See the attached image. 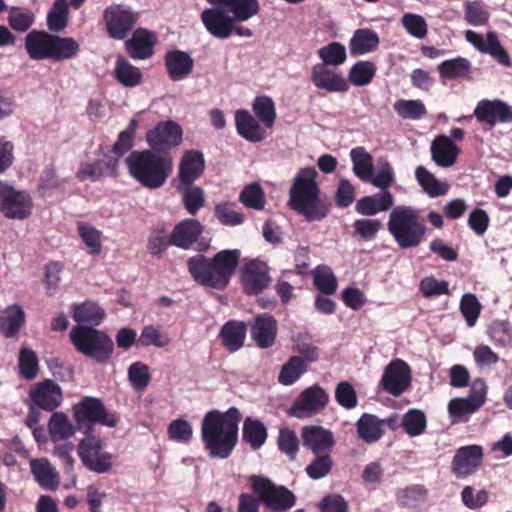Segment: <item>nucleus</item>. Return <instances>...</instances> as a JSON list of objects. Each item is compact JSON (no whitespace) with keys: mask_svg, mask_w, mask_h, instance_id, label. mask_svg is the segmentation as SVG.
Returning <instances> with one entry per match:
<instances>
[{"mask_svg":"<svg viewBox=\"0 0 512 512\" xmlns=\"http://www.w3.org/2000/svg\"><path fill=\"white\" fill-rule=\"evenodd\" d=\"M211 8L201 13V20L207 31L219 39H227L232 32L239 36L251 37L249 28L235 26L258 15L261 9L258 0H207Z\"/></svg>","mask_w":512,"mask_h":512,"instance_id":"f257e3e1","label":"nucleus"},{"mask_svg":"<svg viewBox=\"0 0 512 512\" xmlns=\"http://www.w3.org/2000/svg\"><path fill=\"white\" fill-rule=\"evenodd\" d=\"M241 414L231 407L226 412H207L201 424V437L212 458L229 457L238 439V424Z\"/></svg>","mask_w":512,"mask_h":512,"instance_id":"f03ea898","label":"nucleus"},{"mask_svg":"<svg viewBox=\"0 0 512 512\" xmlns=\"http://www.w3.org/2000/svg\"><path fill=\"white\" fill-rule=\"evenodd\" d=\"M316 177L314 168H303L289 190V207L309 222L323 220L331 208L329 200L321 196Z\"/></svg>","mask_w":512,"mask_h":512,"instance_id":"7ed1b4c3","label":"nucleus"},{"mask_svg":"<svg viewBox=\"0 0 512 512\" xmlns=\"http://www.w3.org/2000/svg\"><path fill=\"white\" fill-rule=\"evenodd\" d=\"M238 249L222 250L213 258L201 254L187 260V268L193 280L198 284L218 290L224 289L230 282L238 266Z\"/></svg>","mask_w":512,"mask_h":512,"instance_id":"20e7f679","label":"nucleus"},{"mask_svg":"<svg viewBox=\"0 0 512 512\" xmlns=\"http://www.w3.org/2000/svg\"><path fill=\"white\" fill-rule=\"evenodd\" d=\"M130 176L147 189L162 187L173 168L171 156H161L151 150L133 151L125 159Z\"/></svg>","mask_w":512,"mask_h":512,"instance_id":"39448f33","label":"nucleus"},{"mask_svg":"<svg viewBox=\"0 0 512 512\" xmlns=\"http://www.w3.org/2000/svg\"><path fill=\"white\" fill-rule=\"evenodd\" d=\"M69 337L78 352L98 363L108 361L114 350L112 339L105 332L90 326H74Z\"/></svg>","mask_w":512,"mask_h":512,"instance_id":"423d86ee","label":"nucleus"},{"mask_svg":"<svg viewBox=\"0 0 512 512\" xmlns=\"http://www.w3.org/2000/svg\"><path fill=\"white\" fill-rule=\"evenodd\" d=\"M388 229L403 249L417 247L426 232V226L410 207L395 208L390 214Z\"/></svg>","mask_w":512,"mask_h":512,"instance_id":"0eeeda50","label":"nucleus"},{"mask_svg":"<svg viewBox=\"0 0 512 512\" xmlns=\"http://www.w3.org/2000/svg\"><path fill=\"white\" fill-rule=\"evenodd\" d=\"M252 491L268 509L286 512L296 503V496L285 486H278L269 478L260 475L249 477Z\"/></svg>","mask_w":512,"mask_h":512,"instance_id":"6e6552de","label":"nucleus"},{"mask_svg":"<svg viewBox=\"0 0 512 512\" xmlns=\"http://www.w3.org/2000/svg\"><path fill=\"white\" fill-rule=\"evenodd\" d=\"M74 418L77 428L86 435L91 434L95 423L108 427H114L117 419L109 414L100 400L93 397H85L81 402L73 406Z\"/></svg>","mask_w":512,"mask_h":512,"instance_id":"1a4fd4ad","label":"nucleus"},{"mask_svg":"<svg viewBox=\"0 0 512 512\" xmlns=\"http://www.w3.org/2000/svg\"><path fill=\"white\" fill-rule=\"evenodd\" d=\"M79 457L83 464L91 471L103 474L112 468V454L103 451L102 441L92 435H86L78 447Z\"/></svg>","mask_w":512,"mask_h":512,"instance_id":"9d476101","label":"nucleus"},{"mask_svg":"<svg viewBox=\"0 0 512 512\" xmlns=\"http://www.w3.org/2000/svg\"><path fill=\"white\" fill-rule=\"evenodd\" d=\"M108 34L113 39H124L137 22L138 14L121 4H113L103 12Z\"/></svg>","mask_w":512,"mask_h":512,"instance_id":"9b49d317","label":"nucleus"},{"mask_svg":"<svg viewBox=\"0 0 512 512\" xmlns=\"http://www.w3.org/2000/svg\"><path fill=\"white\" fill-rule=\"evenodd\" d=\"M2 200L0 209L9 219H25L31 214L32 199L24 191H16L13 187L3 183L0 190Z\"/></svg>","mask_w":512,"mask_h":512,"instance_id":"f8f14e48","label":"nucleus"},{"mask_svg":"<svg viewBox=\"0 0 512 512\" xmlns=\"http://www.w3.org/2000/svg\"><path fill=\"white\" fill-rule=\"evenodd\" d=\"M483 457V447L480 445L473 444L458 448L451 462L453 474L459 479L474 474L481 467Z\"/></svg>","mask_w":512,"mask_h":512,"instance_id":"ddd939ff","label":"nucleus"},{"mask_svg":"<svg viewBox=\"0 0 512 512\" xmlns=\"http://www.w3.org/2000/svg\"><path fill=\"white\" fill-rule=\"evenodd\" d=\"M241 281L247 294H259L271 283L268 265L260 260L253 259L241 268Z\"/></svg>","mask_w":512,"mask_h":512,"instance_id":"4468645a","label":"nucleus"},{"mask_svg":"<svg viewBox=\"0 0 512 512\" xmlns=\"http://www.w3.org/2000/svg\"><path fill=\"white\" fill-rule=\"evenodd\" d=\"M412 386L411 367L402 359H394L386 365V393L399 397Z\"/></svg>","mask_w":512,"mask_h":512,"instance_id":"2eb2a0df","label":"nucleus"},{"mask_svg":"<svg viewBox=\"0 0 512 512\" xmlns=\"http://www.w3.org/2000/svg\"><path fill=\"white\" fill-rule=\"evenodd\" d=\"M474 115L478 121L489 126H494L496 123H512V107L499 99L479 101Z\"/></svg>","mask_w":512,"mask_h":512,"instance_id":"dca6fc26","label":"nucleus"},{"mask_svg":"<svg viewBox=\"0 0 512 512\" xmlns=\"http://www.w3.org/2000/svg\"><path fill=\"white\" fill-rule=\"evenodd\" d=\"M328 394L319 386L305 389L291 408V414L303 418L321 411L328 403Z\"/></svg>","mask_w":512,"mask_h":512,"instance_id":"f3484780","label":"nucleus"},{"mask_svg":"<svg viewBox=\"0 0 512 512\" xmlns=\"http://www.w3.org/2000/svg\"><path fill=\"white\" fill-rule=\"evenodd\" d=\"M30 399L34 406L46 411H53L60 406L63 393L61 387L51 379L37 383L30 391Z\"/></svg>","mask_w":512,"mask_h":512,"instance_id":"a211bd4d","label":"nucleus"},{"mask_svg":"<svg viewBox=\"0 0 512 512\" xmlns=\"http://www.w3.org/2000/svg\"><path fill=\"white\" fill-rule=\"evenodd\" d=\"M205 169V159L198 150H187L183 153L178 166L177 177L173 184H192L199 179Z\"/></svg>","mask_w":512,"mask_h":512,"instance_id":"6ab92c4d","label":"nucleus"},{"mask_svg":"<svg viewBox=\"0 0 512 512\" xmlns=\"http://www.w3.org/2000/svg\"><path fill=\"white\" fill-rule=\"evenodd\" d=\"M311 81L317 88L329 92H344L349 88L348 81L341 73L323 64L313 66Z\"/></svg>","mask_w":512,"mask_h":512,"instance_id":"aec40b11","label":"nucleus"},{"mask_svg":"<svg viewBox=\"0 0 512 512\" xmlns=\"http://www.w3.org/2000/svg\"><path fill=\"white\" fill-rule=\"evenodd\" d=\"M301 437L304 447L314 454L329 453L335 445L333 433L322 426H305Z\"/></svg>","mask_w":512,"mask_h":512,"instance_id":"412c9836","label":"nucleus"},{"mask_svg":"<svg viewBox=\"0 0 512 512\" xmlns=\"http://www.w3.org/2000/svg\"><path fill=\"white\" fill-rule=\"evenodd\" d=\"M353 172L362 181H370L374 186L384 189V170H381L373 177V163L371 156L362 147L351 151Z\"/></svg>","mask_w":512,"mask_h":512,"instance_id":"4be33fe9","label":"nucleus"},{"mask_svg":"<svg viewBox=\"0 0 512 512\" xmlns=\"http://www.w3.org/2000/svg\"><path fill=\"white\" fill-rule=\"evenodd\" d=\"M182 130H149L146 140L151 151L161 156H169L168 152L177 148L182 142Z\"/></svg>","mask_w":512,"mask_h":512,"instance_id":"5701e85b","label":"nucleus"},{"mask_svg":"<svg viewBox=\"0 0 512 512\" xmlns=\"http://www.w3.org/2000/svg\"><path fill=\"white\" fill-rule=\"evenodd\" d=\"M277 333L276 320L268 313L257 316L251 327V336L256 344L263 349L274 344Z\"/></svg>","mask_w":512,"mask_h":512,"instance_id":"b1692460","label":"nucleus"},{"mask_svg":"<svg viewBox=\"0 0 512 512\" xmlns=\"http://www.w3.org/2000/svg\"><path fill=\"white\" fill-rule=\"evenodd\" d=\"M165 65L169 78L172 81H180L191 74L194 61L188 53L174 50L166 54Z\"/></svg>","mask_w":512,"mask_h":512,"instance_id":"393cba45","label":"nucleus"},{"mask_svg":"<svg viewBox=\"0 0 512 512\" xmlns=\"http://www.w3.org/2000/svg\"><path fill=\"white\" fill-rule=\"evenodd\" d=\"M202 230L198 220L185 219L174 227L170 235L171 245L187 249L196 242Z\"/></svg>","mask_w":512,"mask_h":512,"instance_id":"a878e982","label":"nucleus"},{"mask_svg":"<svg viewBox=\"0 0 512 512\" xmlns=\"http://www.w3.org/2000/svg\"><path fill=\"white\" fill-rule=\"evenodd\" d=\"M459 152V148L445 135L437 136L431 145L432 159L441 167L452 166L456 162Z\"/></svg>","mask_w":512,"mask_h":512,"instance_id":"bb28decb","label":"nucleus"},{"mask_svg":"<svg viewBox=\"0 0 512 512\" xmlns=\"http://www.w3.org/2000/svg\"><path fill=\"white\" fill-rule=\"evenodd\" d=\"M31 472L36 482L43 488L55 490L60 483V477L51 463L45 459H32L30 461Z\"/></svg>","mask_w":512,"mask_h":512,"instance_id":"cd10ccee","label":"nucleus"},{"mask_svg":"<svg viewBox=\"0 0 512 512\" xmlns=\"http://www.w3.org/2000/svg\"><path fill=\"white\" fill-rule=\"evenodd\" d=\"M125 45L133 59H147L153 54V35L145 29H137Z\"/></svg>","mask_w":512,"mask_h":512,"instance_id":"c85d7f7f","label":"nucleus"},{"mask_svg":"<svg viewBox=\"0 0 512 512\" xmlns=\"http://www.w3.org/2000/svg\"><path fill=\"white\" fill-rule=\"evenodd\" d=\"M52 34L33 30L25 37V48L31 59H49Z\"/></svg>","mask_w":512,"mask_h":512,"instance_id":"c756f323","label":"nucleus"},{"mask_svg":"<svg viewBox=\"0 0 512 512\" xmlns=\"http://www.w3.org/2000/svg\"><path fill=\"white\" fill-rule=\"evenodd\" d=\"M176 191L181 195L182 203L190 215H196L205 205V193L200 187L192 184H174Z\"/></svg>","mask_w":512,"mask_h":512,"instance_id":"7c9ffc66","label":"nucleus"},{"mask_svg":"<svg viewBox=\"0 0 512 512\" xmlns=\"http://www.w3.org/2000/svg\"><path fill=\"white\" fill-rule=\"evenodd\" d=\"M247 327L240 321H228L220 330L222 344L230 352L238 351L243 345L246 337Z\"/></svg>","mask_w":512,"mask_h":512,"instance_id":"2f4dec72","label":"nucleus"},{"mask_svg":"<svg viewBox=\"0 0 512 512\" xmlns=\"http://www.w3.org/2000/svg\"><path fill=\"white\" fill-rule=\"evenodd\" d=\"M24 321L25 314L20 306H8L0 312V331L5 337L12 338L18 334Z\"/></svg>","mask_w":512,"mask_h":512,"instance_id":"473e14b6","label":"nucleus"},{"mask_svg":"<svg viewBox=\"0 0 512 512\" xmlns=\"http://www.w3.org/2000/svg\"><path fill=\"white\" fill-rule=\"evenodd\" d=\"M79 50V44L73 38L52 35L48 56L54 61L68 60L75 57Z\"/></svg>","mask_w":512,"mask_h":512,"instance_id":"72a5a7b5","label":"nucleus"},{"mask_svg":"<svg viewBox=\"0 0 512 512\" xmlns=\"http://www.w3.org/2000/svg\"><path fill=\"white\" fill-rule=\"evenodd\" d=\"M470 71L471 62L463 57L445 60L438 65L440 78L445 80L464 79Z\"/></svg>","mask_w":512,"mask_h":512,"instance_id":"f704fd0d","label":"nucleus"},{"mask_svg":"<svg viewBox=\"0 0 512 512\" xmlns=\"http://www.w3.org/2000/svg\"><path fill=\"white\" fill-rule=\"evenodd\" d=\"M357 434L366 443H373L382 435V420L376 416L364 413L356 423Z\"/></svg>","mask_w":512,"mask_h":512,"instance_id":"c9c22d12","label":"nucleus"},{"mask_svg":"<svg viewBox=\"0 0 512 512\" xmlns=\"http://www.w3.org/2000/svg\"><path fill=\"white\" fill-rule=\"evenodd\" d=\"M379 38L376 33L369 29H359L354 32L349 49L352 55H362L376 49Z\"/></svg>","mask_w":512,"mask_h":512,"instance_id":"e433bc0d","label":"nucleus"},{"mask_svg":"<svg viewBox=\"0 0 512 512\" xmlns=\"http://www.w3.org/2000/svg\"><path fill=\"white\" fill-rule=\"evenodd\" d=\"M73 319L81 324L98 325L103 320L105 312L95 302H84L73 307Z\"/></svg>","mask_w":512,"mask_h":512,"instance_id":"4c0bfd02","label":"nucleus"},{"mask_svg":"<svg viewBox=\"0 0 512 512\" xmlns=\"http://www.w3.org/2000/svg\"><path fill=\"white\" fill-rule=\"evenodd\" d=\"M447 410L451 423L457 424L468 422L471 415L477 412L479 408L470 403L467 399L457 397L449 401Z\"/></svg>","mask_w":512,"mask_h":512,"instance_id":"58836bf2","label":"nucleus"},{"mask_svg":"<svg viewBox=\"0 0 512 512\" xmlns=\"http://www.w3.org/2000/svg\"><path fill=\"white\" fill-rule=\"evenodd\" d=\"M308 365L300 356H291L288 361L282 366L279 373V382L283 385H292L295 383L306 371Z\"/></svg>","mask_w":512,"mask_h":512,"instance_id":"ea45409f","label":"nucleus"},{"mask_svg":"<svg viewBox=\"0 0 512 512\" xmlns=\"http://www.w3.org/2000/svg\"><path fill=\"white\" fill-rule=\"evenodd\" d=\"M114 75L126 87L138 85L142 78L141 71L122 56L117 58Z\"/></svg>","mask_w":512,"mask_h":512,"instance_id":"a19ab883","label":"nucleus"},{"mask_svg":"<svg viewBox=\"0 0 512 512\" xmlns=\"http://www.w3.org/2000/svg\"><path fill=\"white\" fill-rule=\"evenodd\" d=\"M426 427L427 418L422 410L410 409L402 416V428L409 437L420 436Z\"/></svg>","mask_w":512,"mask_h":512,"instance_id":"79ce46f5","label":"nucleus"},{"mask_svg":"<svg viewBox=\"0 0 512 512\" xmlns=\"http://www.w3.org/2000/svg\"><path fill=\"white\" fill-rule=\"evenodd\" d=\"M48 430L53 441L65 440L74 434V427L66 414L55 412L50 417Z\"/></svg>","mask_w":512,"mask_h":512,"instance_id":"37998d69","label":"nucleus"},{"mask_svg":"<svg viewBox=\"0 0 512 512\" xmlns=\"http://www.w3.org/2000/svg\"><path fill=\"white\" fill-rule=\"evenodd\" d=\"M77 231L91 255H99L102 250V232L87 222H79Z\"/></svg>","mask_w":512,"mask_h":512,"instance_id":"c03bdc74","label":"nucleus"},{"mask_svg":"<svg viewBox=\"0 0 512 512\" xmlns=\"http://www.w3.org/2000/svg\"><path fill=\"white\" fill-rule=\"evenodd\" d=\"M266 427L258 420L246 418L243 424V439L253 449L260 448L266 441Z\"/></svg>","mask_w":512,"mask_h":512,"instance_id":"a18cd8bd","label":"nucleus"},{"mask_svg":"<svg viewBox=\"0 0 512 512\" xmlns=\"http://www.w3.org/2000/svg\"><path fill=\"white\" fill-rule=\"evenodd\" d=\"M252 110L259 121L267 128L274 125L276 109L273 100L268 96H258L252 103Z\"/></svg>","mask_w":512,"mask_h":512,"instance_id":"49530a36","label":"nucleus"},{"mask_svg":"<svg viewBox=\"0 0 512 512\" xmlns=\"http://www.w3.org/2000/svg\"><path fill=\"white\" fill-rule=\"evenodd\" d=\"M415 176L420 186L430 197H437L446 194L447 187L439 182L425 167H417Z\"/></svg>","mask_w":512,"mask_h":512,"instance_id":"de8ad7c7","label":"nucleus"},{"mask_svg":"<svg viewBox=\"0 0 512 512\" xmlns=\"http://www.w3.org/2000/svg\"><path fill=\"white\" fill-rule=\"evenodd\" d=\"M428 490L424 485L415 484L400 490L397 501L403 507L414 508L426 501Z\"/></svg>","mask_w":512,"mask_h":512,"instance_id":"09e8293b","label":"nucleus"},{"mask_svg":"<svg viewBox=\"0 0 512 512\" xmlns=\"http://www.w3.org/2000/svg\"><path fill=\"white\" fill-rule=\"evenodd\" d=\"M482 53L489 54L499 64L505 67H510L512 64L508 52L503 48L494 31L487 32L485 46L482 49Z\"/></svg>","mask_w":512,"mask_h":512,"instance_id":"8fccbe9b","label":"nucleus"},{"mask_svg":"<svg viewBox=\"0 0 512 512\" xmlns=\"http://www.w3.org/2000/svg\"><path fill=\"white\" fill-rule=\"evenodd\" d=\"M67 0H56L47 16L48 28L52 32H60L67 26L68 22Z\"/></svg>","mask_w":512,"mask_h":512,"instance_id":"3c124183","label":"nucleus"},{"mask_svg":"<svg viewBox=\"0 0 512 512\" xmlns=\"http://www.w3.org/2000/svg\"><path fill=\"white\" fill-rule=\"evenodd\" d=\"M239 201L250 209L261 210L265 205V195L260 184L251 183L243 188L239 195Z\"/></svg>","mask_w":512,"mask_h":512,"instance_id":"603ef678","label":"nucleus"},{"mask_svg":"<svg viewBox=\"0 0 512 512\" xmlns=\"http://www.w3.org/2000/svg\"><path fill=\"white\" fill-rule=\"evenodd\" d=\"M318 55L323 65L339 66L346 60L347 54L345 47L339 42H332L318 50Z\"/></svg>","mask_w":512,"mask_h":512,"instance_id":"864d4df0","label":"nucleus"},{"mask_svg":"<svg viewBox=\"0 0 512 512\" xmlns=\"http://www.w3.org/2000/svg\"><path fill=\"white\" fill-rule=\"evenodd\" d=\"M316 456L307 465L305 471L309 478L319 480L327 476L333 467V460L329 453L315 454Z\"/></svg>","mask_w":512,"mask_h":512,"instance_id":"5fc2aeb1","label":"nucleus"},{"mask_svg":"<svg viewBox=\"0 0 512 512\" xmlns=\"http://www.w3.org/2000/svg\"><path fill=\"white\" fill-rule=\"evenodd\" d=\"M314 285L324 294H333L337 288L336 277L328 266L320 265L313 273Z\"/></svg>","mask_w":512,"mask_h":512,"instance_id":"6e6d98bb","label":"nucleus"},{"mask_svg":"<svg viewBox=\"0 0 512 512\" xmlns=\"http://www.w3.org/2000/svg\"><path fill=\"white\" fill-rule=\"evenodd\" d=\"M375 66L373 63L368 61H361L354 64L348 75V83H352L355 86H364L372 80L375 75Z\"/></svg>","mask_w":512,"mask_h":512,"instance_id":"4d7b16f0","label":"nucleus"},{"mask_svg":"<svg viewBox=\"0 0 512 512\" xmlns=\"http://www.w3.org/2000/svg\"><path fill=\"white\" fill-rule=\"evenodd\" d=\"M18 367L20 374L27 380L34 379L38 374V357L28 348H22L19 354Z\"/></svg>","mask_w":512,"mask_h":512,"instance_id":"13d9d810","label":"nucleus"},{"mask_svg":"<svg viewBox=\"0 0 512 512\" xmlns=\"http://www.w3.org/2000/svg\"><path fill=\"white\" fill-rule=\"evenodd\" d=\"M235 206L236 204L232 202L219 203L215 206V216L221 224L236 226L243 223L244 215L237 211Z\"/></svg>","mask_w":512,"mask_h":512,"instance_id":"bf43d9fd","label":"nucleus"},{"mask_svg":"<svg viewBox=\"0 0 512 512\" xmlns=\"http://www.w3.org/2000/svg\"><path fill=\"white\" fill-rule=\"evenodd\" d=\"M128 379L135 390H145L151 380L148 366L140 361L132 363L128 368Z\"/></svg>","mask_w":512,"mask_h":512,"instance_id":"052dcab7","label":"nucleus"},{"mask_svg":"<svg viewBox=\"0 0 512 512\" xmlns=\"http://www.w3.org/2000/svg\"><path fill=\"white\" fill-rule=\"evenodd\" d=\"M481 308L482 306L474 294L467 293L462 296L460 311L469 327H473L476 324Z\"/></svg>","mask_w":512,"mask_h":512,"instance_id":"680f3d73","label":"nucleus"},{"mask_svg":"<svg viewBox=\"0 0 512 512\" xmlns=\"http://www.w3.org/2000/svg\"><path fill=\"white\" fill-rule=\"evenodd\" d=\"M35 16L28 9L12 7L9 11L8 22L11 28L18 32L27 31L34 23Z\"/></svg>","mask_w":512,"mask_h":512,"instance_id":"e2e57ef3","label":"nucleus"},{"mask_svg":"<svg viewBox=\"0 0 512 512\" xmlns=\"http://www.w3.org/2000/svg\"><path fill=\"white\" fill-rule=\"evenodd\" d=\"M394 109L402 118L420 119L426 114V108L420 100H398Z\"/></svg>","mask_w":512,"mask_h":512,"instance_id":"0e129e2a","label":"nucleus"},{"mask_svg":"<svg viewBox=\"0 0 512 512\" xmlns=\"http://www.w3.org/2000/svg\"><path fill=\"white\" fill-rule=\"evenodd\" d=\"M465 20L473 26H483L489 21L490 14L486 8L477 1H467L464 5Z\"/></svg>","mask_w":512,"mask_h":512,"instance_id":"69168bd1","label":"nucleus"},{"mask_svg":"<svg viewBox=\"0 0 512 512\" xmlns=\"http://www.w3.org/2000/svg\"><path fill=\"white\" fill-rule=\"evenodd\" d=\"M293 351L298 353L305 363L315 362L319 358V349L309 341L307 335H298L294 340Z\"/></svg>","mask_w":512,"mask_h":512,"instance_id":"338daca9","label":"nucleus"},{"mask_svg":"<svg viewBox=\"0 0 512 512\" xmlns=\"http://www.w3.org/2000/svg\"><path fill=\"white\" fill-rule=\"evenodd\" d=\"M335 398L338 404L346 409H353L358 403L357 393L347 381H342L336 386Z\"/></svg>","mask_w":512,"mask_h":512,"instance_id":"774afa93","label":"nucleus"}]
</instances>
